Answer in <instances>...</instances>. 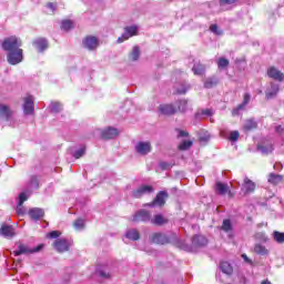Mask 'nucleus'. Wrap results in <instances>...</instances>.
<instances>
[{"label": "nucleus", "instance_id": "46", "mask_svg": "<svg viewBox=\"0 0 284 284\" xmlns=\"http://www.w3.org/2000/svg\"><path fill=\"white\" fill-rule=\"evenodd\" d=\"M179 112H185L187 110V100H180L178 102Z\"/></svg>", "mask_w": 284, "mask_h": 284}, {"label": "nucleus", "instance_id": "49", "mask_svg": "<svg viewBox=\"0 0 284 284\" xmlns=\"http://www.w3.org/2000/svg\"><path fill=\"white\" fill-rule=\"evenodd\" d=\"M210 30L211 32H213V34H217V36L223 34V31L219 30V26L216 24H211Z\"/></svg>", "mask_w": 284, "mask_h": 284}, {"label": "nucleus", "instance_id": "41", "mask_svg": "<svg viewBox=\"0 0 284 284\" xmlns=\"http://www.w3.org/2000/svg\"><path fill=\"white\" fill-rule=\"evenodd\" d=\"M74 23L71 21V20H63L62 21V24H61V28L68 32L69 30H72Z\"/></svg>", "mask_w": 284, "mask_h": 284}, {"label": "nucleus", "instance_id": "13", "mask_svg": "<svg viewBox=\"0 0 284 284\" xmlns=\"http://www.w3.org/2000/svg\"><path fill=\"white\" fill-rule=\"evenodd\" d=\"M28 214L31 221H41V219L45 216V211H43V209L32 207L29 210Z\"/></svg>", "mask_w": 284, "mask_h": 284}, {"label": "nucleus", "instance_id": "36", "mask_svg": "<svg viewBox=\"0 0 284 284\" xmlns=\"http://www.w3.org/2000/svg\"><path fill=\"white\" fill-rule=\"evenodd\" d=\"M139 57H141V50L139 49V47H133V50L130 53V59L132 61H139Z\"/></svg>", "mask_w": 284, "mask_h": 284}, {"label": "nucleus", "instance_id": "35", "mask_svg": "<svg viewBox=\"0 0 284 284\" xmlns=\"http://www.w3.org/2000/svg\"><path fill=\"white\" fill-rule=\"evenodd\" d=\"M95 273L98 274V276H100L101 278H110V271H108V268H103L101 266H99L95 271Z\"/></svg>", "mask_w": 284, "mask_h": 284}, {"label": "nucleus", "instance_id": "42", "mask_svg": "<svg viewBox=\"0 0 284 284\" xmlns=\"http://www.w3.org/2000/svg\"><path fill=\"white\" fill-rule=\"evenodd\" d=\"M227 65H230V60L225 59V58H220L217 60V67L220 70H223L225 68H227Z\"/></svg>", "mask_w": 284, "mask_h": 284}, {"label": "nucleus", "instance_id": "51", "mask_svg": "<svg viewBox=\"0 0 284 284\" xmlns=\"http://www.w3.org/2000/svg\"><path fill=\"white\" fill-rule=\"evenodd\" d=\"M26 201H28V195H27L26 193H21V194L19 195V202H18V204H19V205H23V203H26Z\"/></svg>", "mask_w": 284, "mask_h": 284}, {"label": "nucleus", "instance_id": "11", "mask_svg": "<svg viewBox=\"0 0 284 284\" xmlns=\"http://www.w3.org/2000/svg\"><path fill=\"white\" fill-rule=\"evenodd\" d=\"M267 77H270V79H273L274 81H278L280 83L284 81L283 72L275 67H271L267 69Z\"/></svg>", "mask_w": 284, "mask_h": 284}, {"label": "nucleus", "instance_id": "17", "mask_svg": "<svg viewBox=\"0 0 284 284\" xmlns=\"http://www.w3.org/2000/svg\"><path fill=\"white\" fill-rule=\"evenodd\" d=\"M254 190H256V183L252 182L248 178H245L242 184V192H244V194H252Z\"/></svg>", "mask_w": 284, "mask_h": 284}, {"label": "nucleus", "instance_id": "53", "mask_svg": "<svg viewBox=\"0 0 284 284\" xmlns=\"http://www.w3.org/2000/svg\"><path fill=\"white\" fill-rule=\"evenodd\" d=\"M49 239H59L61 236V232L52 231L48 234Z\"/></svg>", "mask_w": 284, "mask_h": 284}, {"label": "nucleus", "instance_id": "59", "mask_svg": "<svg viewBox=\"0 0 284 284\" xmlns=\"http://www.w3.org/2000/svg\"><path fill=\"white\" fill-rule=\"evenodd\" d=\"M178 136H181V138L187 136V132L186 131H179Z\"/></svg>", "mask_w": 284, "mask_h": 284}, {"label": "nucleus", "instance_id": "4", "mask_svg": "<svg viewBox=\"0 0 284 284\" xmlns=\"http://www.w3.org/2000/svg\"><path fill=\"white\" fill-rule=\"evenodd\" d=\"M7 59L10 65H18V63L23 61V49H17L16 51L9 52Z\"/></svg>", "mask_w": 284, "mask_h": 284}, {"label": "nucleus", "instance_id": "3", "mask_svg": "<svg viewBox=\"0 0 284 284\" xmlns=\"http://www.w3.org/2000/svg\"><path fill=\"white\" fill-rule=\"evenodd\" d=\"M43 250V244L37 247L30 248L28 245L19 244L18 250L13 251L14 256H21V254H34L36 252H41Z\"/></svg>", "mask_w": 284, "mask_h": 284}, {"label": "nucleus", "instance_id": "44", "mask_svg": "<svg viewBox=\"0 0 284 284\" xmlns=\"http://www.w3.org/2000/svg\"><path fill=\"white\" fill-rule=\"evenodd\" d=\"M221 230H223V232H232V221L224 220Z\"/></svg>", "mask_w": 284, "mask_h": 284}, {"label": "nucleus", "instance_id": "32", "mask_svg": "<svg viewBox=\"0 0 284 284\" xmlns=\"http://www.w3.org/2000/svg\"><path fill=\"white\" fill-rule=\"evenodd\" d=\"M215 85H219V79L214 77L206 79L204 82V88H206L207 90L215 88Z\"/></svg>", "mask_w": 284, "mask_h": 284}, {"label": "nucleus", "instance_id": "14", "mask_svg": "<svg viewBox=\"0 0 284 284\" xmlns=\"http://www.w3.org/2000/svg\"><path fill=\"white\" fill-rule=\"evenodd\" d=\"M54 250H57V252L63 253V252H68V250H70V244H68V240L65 239H58L54 241L53 243Z\"/></svg>", "mask_w": 284, "mask_h": 284}, {"label": "nucleus", "instance_id": "24", "mask_svg": "<svg viewBox=\"0 0 284 284\" xmlns=\"http://www.w3.org/2000/svg\"><path fill=\"white\" fill-rule=\"evenodd\" d=\"M219 3L222 10H232L239 3V0H219Z\"/></svg>", "mask_w": 284, "mask_h": 284}, {"label": "nucleus", "instance_id": "55", "mask_svg": "<svg viewBox=\"0 0 284 284\" xmlns=\"http://www.w3.org/2000/svg\"><path fill=\"white\" fill-rule=\"evenodd\" d=\"M275 132H277V134H283V132H284V125H277V126H275Z\"/></svg>", "mask_w": 284, "mask_h": 284}, {"label": "nucleus", "instance_id": "29", "mask_svg": "<svg viewBox=\"0 0 284 284\" xmlns=\"http://www.w3.org/2000/svg\"><path fill=\"white\" fill-rule=\"evenodd\" d=\"M257 150L262 152V154H272V152H274V145H272V143L262 144L257 146Z\"/></svg>", "mask_w": 284, "mask_h": 284}, {"label": "nucleus", "instance_id": "8", "mask_svg": "<svg viewBox=\"0 0 284 284\" xmlns=\"http://www.w3.org/2000/svg\"><path fill=\"white\" fill-rule=\"evenodd\" d=\"M135 152L138 154H141V156H145L146 154H150L152 152V144L150 142H138L135 144Z\"/></svg>", "mask_w": 284, "mask_h": 284}, {"label": "nucleus", "instance_id": "52", "mask_svg": "<svg viewBox=\"0 0 284 284\" xmlns=\"http://www.w3.org/2000/svg\"><path fill=\"white\" fill-rule=\"evenodd\" d=\"M159 166L161 168V170H170V168H172V163H170V162H160Z\"/></svg>", "mask_w": 284, "mask_h": 284}, {"label": "nucleus", "instance_id": "38", "mask_svg": "<svg viewBox=\"0 0 284 284\" xmlns=\"http://www.w3.org/2000/svg\"><path fill=\"white\" fill-rule=\"evenodd\" d=\"M273 239L275 243L283 244L284 243V233H281L278 231L273 232Z\"/></svg>", "mask_w": 284, "mask_h": 284}, {"label": "nucleus", "instance_id": "20", "mask_svg": "<svg viewBox=\"0 0 284 284\" xmlns=\"http://www.w3.org/2000/svg\"><path fill=\"white\" fill-rule=\"evenodd\" d=\"M281 87L277 83L271 82V87L266 90V99H274L278 94Z\"/></svg>", "mask_w": 284, "mask_h": 284}, {"label": "nucleus", "instance_id": "60", "mask_svg": "<svg viewBox=\"0 0 284 284\" xmlns=\"http://www.w3.org/2000/svg\"><path fill=\"white\" fill-rule=\"evenodd\" d=\"M262 284H272V282H270V281H264V282H262Z\"/></svg>", "mask_w": 284, "mask_h": 284}, {"label": "nucleus", "instance_id": "9", "mask_svg": "<svg viewBox=\"0 0 284 284\" xmlns=\"http://www.w3.org/2000/svg\"><path fill=\"white\" fill-rule=\"evenodd\" d=\"M98 132H100L101 136L105 140L116 139V136L120 134L119 129L112 126L104 130H98Z\"/></svg>", "mask_w": 284, "mask_h": 284}, {"label": "nucleus", "instance_id": "50", "mask_svg": "<svg viewBox=\"0 0 284 284\" xmlns=\"http://www.w3.org/2000/svg\"><path fill=\"white\" fill-rule=\"evenodd\" d=\"M255 239H258V241H263L264 243H266L267 241V235H265V233L260 232L255 234Z\"/></svg>", "mask_w": 284, "mask_h": 284}, {"label": "nucleus", "instance_id": "23", "mask_svg": "<svg viewBox=\"0 0 284 284\" xmlns=\"http://www.w3.org/2000/svg\"><path fill=\"white\" fill-rule=\"evenodd\" d=\"M0 234L4 236V239H12V236H14V227L4 224L0 229Z\"/></svg>", "mask_w": 284, "mask_h": 284}, {"label": "nucleus", "instance_id": "25", "mask_svg": "<svg viewBox=\"0 0 284 284\" xmlns=\"http://www.w3.org/2000/svg\"><path fill=\"white\" fill-rule=\"evenodd\" d=\"M251 99H252V95L250 93H245L243 103H241L240 105H237L236 109L233 110V112H232L233 116H236V114H239L240 110H245V105H247V103H250Z\"/></svg>", "mask_w": 284, "mask_h": 284}, {"label": "nucleus", "instance_id": "16", "mask_svg": "<svg viewBox=\"0 0 284 284\" xmlns=\"http://www.w3.org/2000/svg\"><path fill=\"white\" fill-rule=\"evenodd\" d=\"M0 119L3 121H12V110L9 105L0 104Z\"/></svg>", "mask_w": 284, "mask_h": 284}, {"label": "nucleus", "instance_id": "10", "mask_svg": "<svg viewBox=\"0 0 284 284\" xmlns=\"http://www.w3.org/2000/svg\"><path fill=\"white\" fill-rule=\"evenodd\" d=\"M143 222V223H148V221L152 222V219L150 216V212L145 211V210H140L138 211L134 216L132 222L133 223H139V222Z\"/></svg>", "mask_w": 284, "mask_h": 284}, {"label": "nucleus", "instance_id": "57", "mask_svg": "<svg viewBox=\"0 0 284 284\" xmlns=\"http://www.w3.org/2000/svg\"><path fill=\"white\" fill-rule=\"evenodd\" d=\"M242 258L243 261H245V263H248L250 265H252V260H250V257H247L246 254H242Z\"/></svg>", "mask_w": 284, "mask_h": 284}, {"label": "nucleus", "instance_id": "21", "mask_svg": "<svg viewBox=\"0 0 284 284\" xmlns=\"http://www.w3.org/2000/svg\"><path fill=\"white\" fill-rule=\"evenodd\" d=\"M215 192L221 195H225L229 192V195L232 196V191H230V186L222 182H217L215 184Z\"/></svg>", "mask_w": 284, "mask_h": 284}, {"label": "nucleus", "instance_id": "2", "mask_svg": "<svg viewBox=\"0 0 284 284\" xmlns=\"http://www.w3.org/2000/svg\"><path fill=\"white\" fill-rule=\"evenodd\" d=\"M22 44L23 43L21 42V39L17 37H10L4 39V41L2 42V48L3 50H6V52H8V54H10V52L21 50Z\"/></svg>", "mask_w": 284, "mask_h": 284}, {"label": "nucleus", "instance_id": "31", "mask_svg": "<svg viewBox=\"0 0 284 284\" xmlns=\"http://www.w3.org/2000/svg\"><path fill=\"white\" fill-rule=\"evenodd\" d=\"M254 252L255 254H260L261 256H267L270 254V251H267V248L262 244H256L254 246Z\"/></svg>", "mask_w": 284, "mask_h": 284}, {"label": "nucleus", "instance_id": "7", "mask_svg": "<svg viewBox=\"0 0 284 284\" xmlns=\"http://www.w3.org/2000/svg\"><path fill=\"white\" fill-rule=\"evenodd\" d=\"M152 192H154V187H152V185L143 184L132 192V196L134 199H141V196H145V194H152Z\"/></svg>", "mask_w": 284, "mask_h": 284}, {"label": "nucleus", "instance_id": "19", "mask_svg": "<svg viewBox=\"0 0 284 284\" xmlns=\"http://www.w3.org/2000/svg\"><path fill=\"white\" fill-rule=\"evenodd\" d=\"M33 45L38 49V52H45L48 50V40L45 38H38L33 41Z\"/></svg>", "mask_w": 284, "mask_h": 284}, {"label": "nucleus", "instance_id": "27", "mask_svg": "<svg viewBox=\"0 0 284 284\" xmlns=\"http://www.w3.org/2000/svg\"><path fill=\"white\" fill-rule=\"evenodd\" d=\"M267 182L271 183V185H278V183H283V175L271 173L268 174Z\"/></svg>", "mask_w": 284, "mask_h": 284}, {"label": "nucleus", "instance_id": "15", "mask_svg": "<svg viewBox=\"0 0 284 284\" xmlns=\"http://www.w3.org/2000/svg\"><path fill=\"white\" fill-rule=\"evenodd\" d=\"M83 47L87 50H97L99 48V39L97 37H87L83 40Z\"/></svg>", "mask_w": 284, "mask_h": 284}, {"label": "nucleus", "instance_id": "45", "mask_svg": "<svg viewBox=\"0 0 284 284\" xmlns=\"http://www.w3.org/2000/svg\"><path fill=\"white\" fill-rule=\"evenodd\" d=\"M84 155H85V146H81L79 150L72 153V156H74L75 159H81V156H84Z\"/></svg>", "mask_w": 284, "mask_h": 284}, {"label": "nucleus", "instance_id": "1", "mask_svg": "<svg viewBox=\"0 0 284 284\" xmlns=\"http://www.w3.org/2000/svg\"><path fill=\"white\" fill-rule=\"evenodd\" d=\"M152 243H156L158 245H166V243H174L180 250H184V252H191L190 245L185 243V241L176 237V235H172L171 237L163 233H154L151 236Z\"/></svg>", "mask_w": 284, "mask_h": 284}, {"label": "nucleus", "instance_id": "28", "mask_svg": "<svg viewBox=\"0 0 284 284\" xmlns=\"http://www.w3.org/2000/svg\"><path fill=\"white\" fill-rule=\"evenodd\" d=\"M125 237L129 239V241H139L141 239V235L139 234V231L135 229H131L126 231Z\"/></svg>", "mask_w": 284, "mask_h": 284}, {"label": "nucleus", "instance_id": "37", "mask_svg": "<svg viewBox=\"0 0 284 284\" xmlns=\"http://www.w3.org/2000/svg\"><path fill=\"white\" fill-rule=\"evenodd\" d=\"M50 110L51 112H53L54 114L61 112L63 110V105L59 102H52L50 104Z\"/></svg>", "mask_w": 284, "mask_h": 284}, {"label": "nucleus", "instance_id": "22", "mask_svg": "<svg viewBox=\"0 0 284 284\" xmlns=\"http://www.w3.org/2000/svg\"><path fill=\"white\" fill-rule=\"evenodd\" d=\"M192 245L194 247H205V245H207V239L203 235H194L192 239Z\"/></svg>", "mask_w": 284, "mask_h": 284}, {"label": "nucleus", "instance_id": "58", "mask_svg": "<svg viewBox=\"0 0 284 284\" xmlns=\"http://www.w3.org/2000/svg\"><path fill=\"white\" fill-rule=\"evenodd\" d=\"M202 114H204L205 116H212V110L206 109V110L202 111Z\"/></svg>", "mask_w": 284, "mask_h": 284}, {"label": "nucleus", "instance_id": "33", "mask_svg": "<svg viewBox=\"0 0 284 284\" xmlns=\"http://www.w3.org/2000/svg\"><path fill=\"white\" fill-rule=\"evenodd\" d=\"M192 71L194 72V74H197L201 77L202 74H205V65L201 63H196L193 65Z\"/></svg>", "mask_w": 284, "mask_h": 284}, {"label": "nucleus", "instance_id": "18", "mask_svg": "<svg viewBox=\"0 0 284 284\" xmlns=\"http://www.w3.org/2000/svg\"><path fill=\"white\" fill-rule=\"evenodd\" d=\"M160 114H164L165 116H170L176 113V108L172 104H161L159 106Z\"/></svg>", "mask_w": 284, "mask_h": 284}, {"label": "nucleus", "instance_id": "40", "mask_svg": "<svg viewBox=\"0 0 284 284\" xmlns=\"http://www.w3.org/2000/svg\"><path fill=\"white\" fill-rule=\"evenodd\" d=\"M38 187H39V179L36 175H33L30 179L29 189L30 190H37Z\"/></svg>", "mask_w": 284, "mask_h": 284}, {"label": "nucleus", "instance_id": "61", "mask_svg": "<svg viewBox=\"0 0 284 284\" xmlns=\"http://www.w3.org/2000/svg\"><path fill=\"white\" fill-rule=\"evenodd\" d=\"M278 165H280V168H282L281 164H278ZM274 168L276 169V168H277V164H275Z\"/></svg>", "mask_w": 284, "mask_h": 284}, {"label": "nucleus", "instance_id": "12", "mask_svg": "<svg viewBox=\"0 0 284 284\" xmlns=\"http://www.w3.org/2000/svg\"><path fill=\"white\" fill-rule=\"evenodd\" d=\"M165 199H168V192L161 191L156 194L155 199L152 203L146 204L149 207H154V205H159L160 207L165 205Z\"/></svg>", "mask_w": 284, "mask_h": 284}, {"label": "nucleus", "instance_id": "43", "mask_svg": "<svg viewBox=\"0 0 284 284\" xmlns=\"http://www.w3.org/2000/svg\"><path fill=\"white\" fill-rule=\"evenodd\" d=\"M73 227H75V230L81 231L85 227V221L83 219H78L75 220V222L73 223Z\"/></svg>", "mask_w": 284, "mask_h": 284}, {"label": "nucleus", "instance_id": "6", "mask_svg": "<svg viewBox=\"0 0 284 284\" xmlns=\"http://www.w3.org/2000/svg\"><path fill=\"white\" fill-rule=\"evenodd\" d=\"M136 34H139V27H126L122 37L118 38V43H123V41H128V39H130L131 37H136Z\"/></svg>", "mask_w": 284, "mask_h": 284}, {"label": "nucleus", "instance_id": "54", "mask_svg": "<svg viewBox=\"0 0 284 284\" xmlns=\"http://www.w3.org/2000/svg\"><path fill=\"white\" fill-rule=\"evenodd\" d=\"M17 213L18 214H26V209H23V205H19L17 206Z\"/></svg>", "mask_w": 284, "mask_h": 284}, {"label": "nucleus", "instance_id": "39", "mask_svg": "<svg viewBox=\"0 0 284 284\" xmlns=\"http://www.w3.org/2000/svg\"><path fill=\"white\" fill-rule=\"evenodd\" d=\"M189 89H190V84L175 85L176 94H185V92H187Z\"/></svg>", "mask_w": 284, "mask_h": 284}, {"label": "nucleus", "instance_id": "26", "mask_svg": "<svg viewBox=\"0 0 284 284\" xmlns=\"http://www.w3.org/2000/svg\"><path fill=\"white\" fill-rule=\"evenodd\" d=\"M220 270L223 272V274H226V276H231V274L234 272V268L230 262H221Z\"/></svg>", "mask_w": 284, "mask_h": 284}, {"label": "nucleus", "instance_id": "5", "mask_svg": "<svg viewBox=\"0 0 284 284\" xmlns=\"http://www.w3.org/2000/svg\"><path fill=\"white\" fill-rule=\"evenodd\" d=\"M23 114L26 116H32V114H34V98L32 95H28L23 99Z\"/></svg>", "mask_w": 284, "mask_h": 284}, {"label": "nucleus", "instance_id": "47", "mask_svg": "<svg viewBox=\"0 0 284 284\" xmlns=\"http://www.w3.org/2000/svg\"><path fill=\"white\" fill-rule=\"evenodd\" d=\"M239 136H241V133H239V131H232L229 135V141L236 142L239 141Z\"/></svg>", "mask_w": 284, "mask_h": 284}, {"label": "nucleus", "instance_id": "48", "mask_svg": "<svg viewBox=\"0 0 284 284\" xmlns=\"http://www.w3.org/2000/svg\"><path fill=\"white\" fill-rule=\"evenodd\" d=\"M180 150H190L192 148V141H183L179 145Z\"/></svg>", "mask_w": 284, "mask_h": 284}, {"label": "nucleus", "instance_id": "34", "mask_svg": "<svg viewBox=\"0 0 284 284\" xmlns=\"http://www.w3.org/2000/svg\"><path fill=\"white\" fill-rule=\"evenodd\" d=\"M256 125L257 124H256V121H254V119H248L245 121L243 128L246 132H250V130H255Z\"/></svg>", "mask_w": 284, "mask_h": 284}, {"label": "nucleus", "instance_id": "30", "mask_svg": "<svg viewBox=\"0 0 284 284\" xmlns=\"http://www.w3.org/2000/svg\"><path fill=\"white\" fill-rule=\"evenodd\" d=\"M151 223L153 225H165V223H168V219H165L162 214H156L153 219H151Z\"/></svg>", "mask_w": 284, "mask_h": 284}, {"label": "nucleus", "instance_id": "56", "mask_svg": "<svg viewBox=\"0 0 284 284\" xmlns=\"http://www.w3.org/2000/svg\"><path fill=\"white\" fill-rule=\"evenodd\" d=\"M47 8H49V10H52V12H54V10H57V4L52 3V2H49L47 4Z\"/></svg>", "mask_w": 284, "mask_h": 284}]
</instances>
